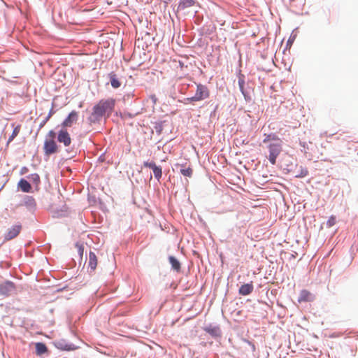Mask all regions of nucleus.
I'll return each mask as SVG.
<instances>
[{
  "mask_svg": "<svg viewBox=\"0 0 358 358\" xmlns=\"http://www.w3.org/2000/svg\"><path fill=\"white\" fill-rule=\"evenodd\" d=\"M115 99H108L100 100L92 109L89 117L91 123L99 122L103 117H109L113 113L115 107Z\"/></svg>",
  "mask_w": 358,
  "mask_h": 358,
  "instance_id": "obj_1",
  "label": "nucleus"
},
{
  "mask_svg": "<svg viewBox=\"0 0 358 358\" xmlns=\"http://www.w3.org/2000/svg\"><path fill=\"white\" fill-rule=\"evenodd\" d=\"M268 160L272 165H275L276 163V159L282 151V142H275L270 143L268 145Z\"/></svg>",
  "mask_w": 358,
  "mask_h": 358,
  "instance_id": "obj_2",
  "label": "nucleus"
},
{
  "mask_svg": "<svg viewBox=\"0 0 358 358\" xmlns=\"http://www.w3.org/2000/svg\"><path fill=\"white\" fill-rule=\"evenodd\" d=\"M210 95L208 87L203 85H196V91L194 96L187 98L185 100L188 102L199 101L207 99Z\"/></svg>",
  "mask_w": 358,
  "mask_h": 358,
  "instance_id": "obj_3",
  "label": "nucleus"
},
{
  "mask_svg": "<svg viewBox=\"0 0 358 358\" xmlns=\"http://www.w3.org/2000/svg\"><path fill=\"white\" fill-rule=\"evenodd\" d=\"M22 225L20 224L12 226L4 234V241H8L17 237L20 233Z\"/></svg>",
  "mask_w": 358,
  "mask_h": 358,
  "instance_id": "obj_4",
  "label": "nucleus"
},
{
  "mask_svg": "<svg viewBox=\"0 0 358 358\" xmlns=\"http://www.w3.org/2000/svg\"><path fill=\"white\" fill-rule=\"evenodd\" d=\"M58 147L55 141L45 139L43 145V150L45 155L49 156L57 152Z\"/></svg>",
  "mask_w": 358,
  "mask_h": 358,
  "instance_id": "obj_5",
  "label": "nucleus"
},
{
  "mask_svg": "<svg viewBox=\"0 0 358 358\" xmlns=\"http://www.w3.org/2000/svg\"><path fill=\"white\" fill-rule=\"evenodd\" d=\"M15 287L13 282L6 281L0 284V294L3 296H9L15 291Z\"/></svg>",
  "mask_w": 358,
  "mask_h": 358,
  "instance_id": "obj_6",
  "label": "nucleus"
},
{
  "mask_svg": "<svg viewBox=\"0 0 358 358\" xmlns=\"http://www.w3.org/2000/svg\"><path fill=\"white\" fill-rule=\"evenodd\" d=\"M57 140L59 143L64 144V146L68 147L71 143V138L69 132L64 129H61L58 133Z\"/></svg>",
  "mask_w": 358,
  "mask_h": 358,
  "instance_id": "obj_7",
  "label": "nucleus"
},
{
  "mask_svg": "<svg viewBox=\"0 0 358 358\" xmlns=\"http://www.w3.org/2000/svg\"><path fill=\"white\" fill-rule=\"evenodd\" d=\"M78 118V114L76 111H71L68 117L63 121L62 126L63 128L71 127L76 123Z\"/></svg>",
  "mask_w": 358,
  "mask_h": 358,
  "instance_id": "obj_8",
  "label": "nucleus"
},
{
  "mask_svg": "<svg viewBox=\"0 0 358 358\" xmlns=\"http://www.w3.org/2000/svg\"><path fill=\"white\" fill-rule=\"evenodd\" d=\"M314 299V295L306 289H303L299 293L298 302H310L313 301Z\"/></svg>",
  "mask_w": 358,
  "mask_h": 358,
  "instance_id": "obj_9",
  "label": "nucleus"
},
{
  "mask_svg": "<svg viewBox=\"0 0 358 358\" xmlns=\"http://www.w3.org/2000/svg\"><path fill=\"white\" fill-rule=\"evenodd\" d=\"M254 287L252 282L247 283L241 285L239 288V294L243 296H246L252 293Z\"/></svg>",
  "mask_w": 358,
  "mask_h": 358,
  "instance_id": "obj_10",
  "label": "nucleus"
},
{
  "mask_svg": "<svg viewBox=\"0 0 358 358\" xmlns=\"http://www.w3.org/2000/svg\"><path fill=\"white\" fill-rule=\"evenodd\" d=\"M196 3L195 0H180L178 6V10H183L188 8L192 7Z\"/></svg>",
  "mask_w": 358,
  "mask_h": 358,
  "instance_id": "obj_11",
  "label": "nucleus"
},
{
  "mask_svg": "<svg viewBox=\"0 0 358 358\" xmlns=\"http://www.w3.org/2000/svg\"><path fill=\"white\" fill-rule=\"evenodd\" d=\"M98 263L97 257L94 252H90L89 254V267H90L92 271H94L96 268Z\"/></svg>",
  "mask_w": 358,
  "mask_h": 358,
  "instance_id": "obj_12",
  "label": "nucleus"
},
{
  "mask_svg": "<svg viewBox=\"0 0 358 358\" xmlns=\"http://www.w3.org/2000/svg\"><path fill=\"white\" fill-rule=\"evenodd\" d=\"M108 76L110 80L111 86L113 88L117 89L121 86V82L119 80V79L117 77V75L115 73H110Z\"/></svg>",
  "mask_w": 358,
  "mask_h": 358,
  "instance_id": "obj_13",
  "label": "nucleus"
},
{
  "mask_svg": "<svg viewBox=\"0 0 358 358\" xmlns=\"http://www.w3.org/2000/svg\"><path fill=\"white\" fill-rule=\"evenodd\" d=\"M19 187L24 192H29L31 191V187L28 181L24 179H21L18 183Z\"/></svg>",
  "mask_w": 358,
  "mask_h": 358,
  "instance_id": "obj_14",
  "label": "nucleus"
},
{
  "mask_svg": "<svg viewBox=\"0 0 358 358\" xmlns=\"http://www.w3.org/2000/svg\"><path fill=\"white\" fill-rule=\"evenodd\" d=\"M48 351L46 345L43 343H36V353L37 355H41Z\"/></svg>",
  "mask_w": 358,
  "mask_h": 358,
  "instance_id": "obj_15",
  "label": "nucleus"
},
{
  "mask_svg": "<svg viewBox=\"0 0 358 358\" xmlns=\"http://www.w3.org/2000/svg\"><path fill=\"white\" fill-rule=\"evenodd\" d=\"M169 262L171 264L172 268L174 269L176 271H180V263L179 261L174 257L170 256L169 258Z\"/></svg>",
  "mask_w": 358,
  "mask_h": 358,
  "instance_id": "obj_16",
  "label": "nucleus"
},
{
  "mask_svg": "<svg viewBox=\"0 0 358 358\" xmlns=\"http://www.w3.org/2000/svg\"><path fill=\"white\" fill-rule=\"evenodd\" d=\"M20 129H21V125H20V124L17 125L16 127H14L12 134L8 138L7 145H8L11 141H13V139L19 134Z\"/></svg>",
  "mask_w": 358,
  "mask_h": 358,
  "instance_id": "obj_17",
  "label": "nucleus"
},
{
  "mask_svg": "<svg viewBox=\"0 0 358 358\" xmlns=\"http://www.w3.org/2000/svg\"><path fill=\"white\" fill-rule=\"evenodd\" d=\"M265 136L266 138L263 140L264 143H268L270 141H274L275 142L282 141L281 139L275 134H270Z\"/></svg>",
  "mask_w": 358,
  "mask_h": 358,
  "instance_id": "obj_18",
  "label": "nucleus"
},
{
  "mask_svg": "<svg viewBox=\"0 0 358 358\" xmlns=\"http://www.w3.org/2000/svg\"><path fill=\"white\" fill-rule=\"evenodd\" d=\"M28 178L29 179V180L33 182L36 187L38 186V185L40 184V182H41V180H40V176L37 173H33V174H31L30 176H29Z\"/></svg>",
  "mask_w": 358,
  "mask_h": 358,
  "instance_id": "obj_19",
  "label": "nucleus"
},
{
  "mask_svg": "<svg viewBox=\"0 0 358 358\" xmlns=\"http://www.w3.org/2000/svg\"><path fill=\"white\" fill-rule=\"evenodd\" d=\"M154 176L157 179L159 180L162 176V168L160 166H155L154 169H152Z\"/></svg>",
  "mask_w": 358,
  "mask_h": 358,
  "instance_id": "obj_20",
  "label": "nucleus"
},
{
  "mask_svg": "<svg viewBox=\"0 0 358 358\" xmlns=\"http://www.w3.org/2000/svg\"><path fill=\"white\" fill-rule=\"evenodd\" d=\"M308 174V171L306 168H303L302 166L300 167L299 171L296 175V178H304Z\"/></svg>",
  "mask_w": 358,
  "mask_h": 358,
  "instance_id": "obj_21",
  "label": "nucleus"
},
{
  "mask_svg": "<svg viewBox=\"0 0 358 358\" xmlns=\"http://www.w3.org/2000/svg\"><path fill=\"white\" fill-rule=\"evenodd\" d=\"M180 173L184 176L191 177L192 175V173H193V170L190 167L182 168V169H180Z\"/></svg>",
  "mask_w": 358,
  "mask_h": 358,
  "instance_id": "obj_22",
  "label": "nucleus"
},
{
  "mask_svg": "<svg viewBox=\"0 0 358 358\" xmlns=\"http://www.w3.org/2000/svg\"><path fill=\"white\" fill-rule=\"evenodd\" d=\"M336 222V217L334 215H331L329 217V220L327 222V227L330 228L333 227Z\"/></svg>",
  "mask_w": 358,
  "mask_h": 358,
  "instance_id": "obj_23",
  "label": "nucleus"
},
{
  "mask_svg": "<svg viewBox=\"0 0 358 358\" xmlns=\"http://www.w3.org/2000/svg\"><path fill=\"white\" fill-rule=\"evenodd\" d=\"M76 248L78 250V252L79 255L80 256V257H82L83 255V252H84V246H83V245L82 243H77L76 244Z\"/></svg>",
  "mask_w": 358,
  "mask_h": 358,
  "instance_id": "obj_24",
  "label": "nucleus"
},
{
  "mask_svg": "<svg viewBox=\"0 0 358 358\" xmlns=\"http://www.w3.org/2000/svg\"><path fill=\"white\" fill-rule=\"evenodd\" d=\"M55 137L56 133L53 130H50L48 131L45 139L55 141Z\"/></svg>",
  "mask_w": 358,
  "mask_h": 358,
  "instance_id": "obj_25",
  "label": "nucleus"
},
{
  "mask_svg": "<svg viewBox=\"0 0 358 358\" xmlns=\"http://www.w3.org/2000/svg\"><path fill=\"white\" fill-rule=\"evenodd\" d=\"M143 165H144V166L150 168L152 169H154L155 166H156V164L155 162H144Z\"/></svg>",
  "mask_w": 358,
  "mask_h": 358,
  "instance_id": "obj_26",
  "label": "nucleus"
},
{
  "mask_svg": "<svg viewBox=\"0 0 358 358\" xmlns=\"http://www.w3.org/2000/svg\"><path fill=\"white\" fill-rule=\"evenodd\" d=\"M238 83H239V85H240V89H241V92H243L244 81L243 80H239Z\"/></svg>",
  "mask_w": 358,
  "mask_h": 358,
  "instance_id": "obj_27",
  "label": "nucleus"
},
{
  "mask_svg": "<svg viewBox=\"0 0 358 358\" xmlns=\"http://www.w3.org/2000/svg\"><path fill=\"white\" fill-rule=\"evenodd\" d=\"M50 117H51V113H50V114L48 115V116H47V118H46V120H45V121H46V122H47V121L49 120V118H50Z\"/></svg>",
  "mask_w": 358,
  "mask_h": 358,
  "instance_id": "obj_28",
  "label": "nucleus"
},
{
  "mask_svg": "<svg viewBox=\"0 0 358 358\" xmlns=\"http://www.w3.org/2000/svg\"><path fill=\"white\" fill-rule=\"evenodd\" d=\"M46 121H44L43 122H41V127H43L45 124Z\"/></svg>",
  "mask_w": 358,
  "mask_h": 358,
  "instance_id": "obj_29",
  "label": "nucleus"
},
{
  "mask_svg": "<svg viewBox=\"0 0 358 358\" xmlns=\"http://www.w3.org/2000/svg\"><path fill=\"white\" fill-rule=\"evenodd\" d=\"M196 358H198V357H196Z\"/></svg>",
  "mask_w": 358,
  "mask_h": 358,
  "instance_id": "obj_30",
  "label": "nucleus"
}]
</instances>
